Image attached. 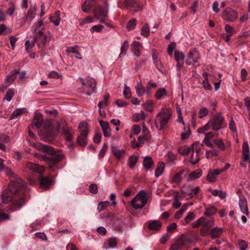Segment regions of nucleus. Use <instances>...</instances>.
<instances>
[{
    "mask_svg": "<svg viewBox=\"0 0 250 250\" xmlns=\"http://www.w3.org/2000/svg\"><path fill=\"white\" fill-rule=\"evenodd\" d=\"M10 176L15 178L11 181L8 189H5L1 194L2 201L4 204L11 202L5 209L6 211L14 212L20 209L27 202L26 185L20 178H17L15 174L12 173Z\"/></svg>",
    "mask_w": 250,
    "mask_h": 250,
    "instance_id": "1",
    "label": "nucleus"
},
{
    "mask_svg": "<svg viewBox=\"0 0 250 250\" xmlns=\"http://www.w3.org/2000/svg\"><path fill=\"white\" fill-rule=\"evenodd\" d=\"M33 146L37 150L49 155L47 156L45 155L34 153L33 155L35 157L45 162L48 165L51 171H54L59 168L58 163L64 157V155L62 153H58L52 146L43 145L40 143H34Z\"/></svg>",
    "mask_w": 250,
    "mask_h": 250,
    "instance_id": "2",
    "label": "nucleus"
},
{
    "mask_svg": "<svg viewBox=\"0 0 250 250\" xmlns=\"http://www.w3.org/2000/svg\"><path fill=\"white\" fill-rule=\"evenodd\" d=\"M171 116V114L168 109L159 112L155 121V125L159 130H163L167 125Z\"/></svg>",
    "mask_w": 250,
    "mask_h": 250,
    "instance_id": "3",
    "label": "nucleus"
},
{
    "mask_svg": "<svg viewBox=\"0 0 250 250\" xmlns=\"http://www.w3.org/2000/svg\"><path fill=\"white\" fill-rule=\"evenodd\" d=\"M147 200L146 193L145 191L142 190L132 199L131 205L136 209H141L146 204Z\"/></svg>",
    "mask_w": 250,
    "mask_h": 250,
    "instance_id": "4",
    "label": "nucleus"
},
{
    "mask_svg": "<svg viewBox=\"0 0 250 250\" xmlns=\"http://www.w3.org/2000/svg\"><path fill=\"white\" fill-rule=\"evenodd\" d=\"M80 135L77 139V143L81 146H84L87 145V137L89 132L87 128V124L84 122L80 123L79 125Z\"/></svg>",
    "mask_w": 250,
    "mask_h": 250,
    "instance_id": "5",
    "label": "nucleus"
},
{
    "mask_svg": "<svg viewBox=\"0 0 250 250\" xmlns=\"http://www.w3.org/2000/svg\"><path fill=\"white\" fill-rule=\"evenodd\" d=\"M210 128L213 130H218L219 129V115L216 114L213 120L209 121L203 127L199 128L197 132L199 133H203L208 130Z\"/></svg>",
    "mask_w": 250,
    "mask_h": 250,
    "instance_id": "6",
    "label": "nucleus"
},
{
    "mask_svg": "<svg viewBox=\"0 0 250 250\" xmlns=\"http://www.w3.org/2000/svg\"><path fill=\"white\" fill-rule=\"evenodd\" d=\"M18 73H19V71L18 70L11 71L9 74L6 76L4 83L0 86V91L4 92L5 90L15 81Z\"/></svg>",
    "mask_w": 250,
    "mask_h": 250,
    "instance_id": "7",
    "label": "nucleus"
},
{
    "mask_svg": "<svg viewBox=\"0 0 250 250\" xmlns=\"http://www.w3.org/2000/svg\"><path fill=\"white\" fill-rule=\"evenodd\" d=\"M34 41L37 43L39 48L44 47L47 43V36L45 35L42 30H39L34 32Z\"/></svg>",
    "mask_w": 250,
    "mask_h": 250,
    "instance_id": "8",
    "label": "nucleus"
},
{
    "mask_svg": "<svg viewBox=\"0 0 250 250\" xmlns=\"http://www.w3.org/2000/svg\"><path fill=\"white\" fill-rule=\"evenodd\" d=\"M96 87V81L92 78L88 79L85 83H83V91L87 95H90Z\"/></svg>",
    "mask_w": 250,
    "mask_h": 250,
    "instance_id": "9",
    "label": "nucleus"
},
{
    "mask_svg": "<svg viewBox=\"0 0 250 250\" xmlns=\"http://www.w3.org/2000/svg\"><path fill=\"white\" fill-rule=\"evenodd\" d=\"M58 127L62 130V133L65 135L67 141L69 142L72 141L73 139V133L72 132L71 128L68 126L67 123L65 121L62 120L58 125Z\"/></svg>",
    "mask_w": 250,
    "mask_h": 250,
    "instance_id": "10",
    "label": "nucleus"
},
{
    "mask_svg": "<svg viewBox=\"0 0 250 250\" xmlns=\"http://www.w3.org/2000/svg\"><path fill=\"white\" fill-rule=\"evenodd\" d=\"M94 10L95 18L97 19H99L100 22L104 23L107 16L106 6L105 5L104 7L99 6L98 7H95Z\"/></svg>",
    "mask_w": 250,
    "mask_h": 250,
    "instance_id": "11",
    "label": "nucleus"
},
{
    "mask_svg": "<svg viewBox=\"0 0 250 250\" xmlns=\"http://www.w3.org/2000/svg\"><path fill=\"white\" fill-rule=\"evenodd\" d=\"M222 17L227 21H233L237 18L238 14L234 10L228 7L223 12Z\"/></svg>",
    "mask_w": 250,
    "mask_h": 250,
    "instance_id": "12",
    "label": "nucleus"
},
{
    "mask_svg": "<svg viewBox=\"0 0 250 250\" xmlns=\"http://www.w3.org/2000/svg\"><path fill=\"white\" fill-rule=\"evenodd\" d=\"M189 239L185 237L184 235H182L180 238L172 244L170 250H178L181 249L186 245L187 242H189Z\"/></svg>",
    "mask_w": 250,
    "mask_h": 250,
    "instance_id": "13",
    "label": "nucleus"
},
{
    "mask_svg": "<svg viewBox=\"0 0 250 250\" xmlns=\"http://www.w3.org/2000/svg\"><path fill=\"white\" fill-rule=\"evenodd\" d=\"M200 58L199 52L195 49L191 50L189 51L188 59L186 60V63L187 65L193 64L197 62L198 60Z\"/></svg>",
    "mask_w": 250,
    "mask_h": 250,
    "instance_id": "14",
    "label": "nucleus"
},
{
    "mask_svg": "<svg viewBox=\"0 0 250 250\" xmlns=\"http://www.w3.org/2000/svg\"><path fill=\"white\" fill-rule=\"evenodd\" d=\"M40 187L45 189H48L52 185L53 180L49 177L43 176L41 174L39 178Z\"/></svg>",
    "mask_w": 250,
    "mask_h": 250,
    "instance_id": "15",
    "label": "nucleus"
},
{
    "mask_svg": "<svg viewBox=\"0 0 250 250\" xmlns=\"http://www.w3.org/2000/svg\"><path fill=\"white\" fill-rule=\"evenodd\" d=\"M125 4L127 8L134 9L133 13L139 11L142 7L140 4V0H125Z\"/></svg>",
    "mask_w": 250,
    "mask_h": 250,
    "instance_id": "16",
    "label": "nucleus"
},
{
    "mask_svg": "<svg viewBox=\"0 0 250 250\" xmlns=\"http://www.w3.org/2000/svg\"><path fill=\"white\" fill-rule=\"evenodd\" d=\"M99 123L101 126L104 136L105 137H109L111 136V129L109 126L108 122L100 120Z\"/></svg>",
    "mask_w": 250,
    "mask_h": 250,
    "instance_id": "17",
    "label": "nucleus"
},
{
    "mask_svg": "<svg viewBox=\"0 0 250 250\" xmlns=\"http://www.w3.org/2000/svg\"><path fill=\"white\" fill-rule=\"evenodd\" d=\"M26 167L29 169L34 172H38L41 174L44 170L43 167L30 162L26 163Z\"/></svg>",
    "mask_w": 250,
    "mask_h": 250,
    "instance_id": "18",
    "label": "nucleus"
},
{
    "mask_svg": "<svg viewBox=\"0 0 250 250\" xmlns=\"http://www.w3.org/2000/svg\"><path fill=\"white\" fill-rule=\"evenodd\" d=\"M37 7H33L29 9L26 14L24 22L28 21L30 24L32 21L35 18L36 14Z\"/></svg>",
    "mask_w": 250,
    "mask_h": 250,
    "instance_id": "19",
    "label": "nucleus"
},
{
    "mask_svg": "<svg viewBox=\"0 0 250 250\" xmlns=\"http://www.w3.org/2000/svg\"><path fill=\"white\" fill-rule=\"evenodd\" d=\"M239 206L242 212L246 215L248 214L249 210L246 199L243 196L239 197Z\"/></svg>",
    "mask_w": 250,
    "mask_h": 250,
    "instance_id": "20",
    "label": "nucleus"
},
{
    "mask_svg": "<svg viewBox=\"0 0 250 250\" xmlns=\"http://www.w3.org/2000/svg\"><path fill=\"white\" fill-rule=\"evenodd\" d=\"M42 116L41 114L36 113L35 115L34 120L32 123L33 125L32 126L35 125L37 128H40L42 124Z\"/></svg>",
    "mask_w": 250,
    "mask_h": 250,
    "instance_id": "21",
    "label": "nucleus"
},
{
    "mask_svg": "<svg viewBox=\"0 0 250 250\" xmlns=\"http://www.w3.org/2000/svg\"><path fill=\"white\" fill-rule=\"evenodd\" d=\"M219 175V169H216L213 171H209L208 173L207 179L209 182H214L216 181L217 176Z\"/></svg>",
    "mask_w": 250,
    "mask_h": 250,
    "instance_id": "22",
    "label": "nucleus"
},
{
    "mask_svg": "<svg viewBox=\"0 0 250 250\" xmlns=\"http://www.w3.org/2000/svg\"><path fill=\"white\" fill-rule=\"evenodd\" d=\"M202 170L201 169H197L189 173L187 180L190 181L199 178L202 176Z\"/></svg>",
    "mask_w": 250,
    "mask_h": 250,
    "instance_id": "23",
    "label": "nucleus"
},
{
    "mask_svg": "<svg viewBox=\"0 0 250 250\" xmlns=\"http://www.w3.org/2000/svg\"><path fill=\"white\" fill-rule=\"evenodd\" d=\"M196 146L195 143H194L191 147H180L178 149V152L182 155H187L190 152H194V146Z\"/></svg>",
    "mask_w": 250,
    "mask_h": 250,
    "instance_id": "24",
    "label": "nucleus"
},
{
    "mask_svg": "<svg viewBox=\"0 0 250 250\" xmlns=\"http://www.w3.org/2000/svg\"><path fill=\"white\" fill-rule=\"evenodd\" d=\"M141 47V44L138 42H135L132 43L131 49L136 57L140 56V48Z\"/></svg>",
    "mask_w": 250,
    "mask_h": 250,
    "instance_id": "25",
    "label": "nucleus"
},
{
    "mask_svg": "<svg viewBox=\"0 0 250 250\" xmlns=\"http://www.w3.org/2000/svg\"><path fill=\"white\" fill-rule=\"evenodd\" d=\"M162 225V224L160 221L154 220L149 222L148 228L151 230H158L161 229Z\"/></svg>",
    "mask_w": 250,
    "mask_h": 250,
    "instance_id": "26",
    "label": "nucleus"
},
{
    "mask_svg": "<svg viewBox=\"0 0 250 250\" xmlns=\"http://www.w3.org/2000/svg\"><path fill=\"white\" fill-rule=\"evenodd\" d=\"M111 152L116 157V158L118 159L121 158L124 155L125 153V151L124 149H118L117 147L114 146H111Z\"/></svg>",
    "mask_w": 250,
    "mask_h": 250,
    "instance_id": "27",
    "label": "nucleus"
},
{
    "mask_svg": "<svg viewBox=\"0 0 250 250\" xmlns=\"http://www.w3.org/2000/svg\"><path fill=\"white\" fill-rule=\"evenodd\" d=\"M243 155L245 160H250L249 154V146L248 143L245 142L243 144Z\"/></svg>",
    "mask_w": 250,
    "mask_h": 250,
    "instance_id": "28",
    "label": "nucleus"
},
{
    "mask_svg": "<svg viewBox=\"0 0 250 250\" xmlns=\"http://www.w3.org/2000/svg\"><path fill=\"white\" fill-rule=\"evenodd\" d=\"M154 165V163L152 159L149 156L145 157L143 161V166L144 167L148 170L151 168V167Z\"/></svg>",
    "mask_w": 250,
    "mask_h": 250,
    "instance_id": "29",
    "label": "nucleus"
},
{
    "mask_svg": "<svg viewBox=\"0 0 250 250\" xmlns=\"http://www.w3.org/2000/svg\"><path fill=\"white\" fill-rule=\"evenodd\" d=\"M94 1L86 0L82 5V10L84 13H89L93 5Z\"/></svg>",
    "mask_w": 250,
    "mask_h": 250,
    "instance_id": "30",
    "label": "nucleus"
},
{
    "mask_svg": "<svg viewBox=\"0 0 250 250\" xmlns=\"http://www.w3.org/2000/svg\"><path fill=\"white\" fill-rule=\"evenodd\" d=\"M165 168V164L163 162H159L155 170V175L156 177H159L163 172Z\"/></svg>",
    "mask_w": 250,
    "mask_h": 250,
    "instance_id": "31",
    "label": "nucleus"
},
{
    "mask_svg": "<svg viewBox=\"0 0 250 250\" xmlns=\"http://www.w3.org/2000/svg\"><path fill=\"white\" fill-rule=\"evenodd\" d=\"M107 243L108 245V247H104L106 250L108 248H115L117 245V238L114 237L109 238L107 240Z\"/></svg>",
    "mask_w": 250,
    "mask_h": 250,
    "instance_id": "32",
    "label": "nucleus"
},
{
    "mask_svg": "<svg viewBox=\"0 0 250 250\" xmlns=\"http://www.w3.org/2000/svg\"><path fill=\"white\" fill-rule=\"evenodd\" d=\"M135 89L137 95L139 97L142 96L146 92V89L144 86L141 83H139L135 86Z\"/></svg>",
    "mask_w": 250,
    "mask_h": 250,
    "instance_id": "33",
    "label": "nucleus"
},
{
    "mask_svg": "<svg viewBox=\"0 0 250 250\" xmlns=\"http://www.w3.org/2000/svg\"><path fill=\"white\" fill-rule=\"evenodd\" d=\"M206 221V218L204 217H201L197 220L191 223V225L194 228H197L200 226H203L204 222Z\"/></svg>",
    "mask_w": 250,
    "mask_h": 250,
    "instance_id": "34",
    "label": "nucleus"
},
{
    "mask_svg": "<svg viewBox=\"0 0 250 250\" xmlns=\"http://www.w3.org/2000/svg\"><path fill=\"white\" fill-rule=\"evenodd\" d=\"M167 95L166 89L165 88H160L155 93V97L157 100H160L163 96Z\"/></svg>",
    "mask_w": 250,
    "mask_h": 250,
    "instance_id": "35",
    "label": "nucleus"
},
{
    "mask_svg": "<svg viewBox=\"0 0 250 250\" xmlns=\"http://www.w3.org/2000/svg\"><path fill=\"white\" fill-rule=\"evenodd\" d=\"M60 12L57 11L55 12V16L51 17L50 18V21L53 22L54 25L58 26L60 24Z\"/></svg>",
    "mask_w": 250,
    "mask_h": 250,
    "instance_id": "36",
    "label": "nucleus"
},
{
    "mask_svg": "<svg viewBox=\"0 0 250 250\" xmlns=\"http://www.w3.org/2000/svg\"><path fill=\"white\" fill-rule=\"evenodd\" d=\"M217 210V208L214 206H210L206 208V210L204 212V215L207 216H209L215 213Z\"/></svg>",
    "mask_w": 250,
    "mask_h": 250,
    "instance_id": "37",
    "label": "nucleus"
},
{
    "mask_svg": "<svg viewBox=\"0 0 250 250\" xmlns=\"http://www.w3.org/2000/svg\"><path fill=\"white\" fill-rule=\"evenodd\" d=\"M205 135L206 137L204 138L203 142L207 146L210 147H212V144L210 142L209 140L213 138V134L211 132H209L206 134Z\"/></svg>",
    "mask_w": 250,
    "mask_h": 250,
    "instance_id": "38",
    "label": "nucleus"
},
{
    "mask_svg": "<svg viewBox=\"0 0 250 250\" xmlns=\"http://www.w3.org/2000/svg\"><path fill=\"white\" fill-rule=\"evenodd\" d=\"M141 34L145 37H147L149 35V27L148 23H145L141 28Z\"/></svg>",
    "mask_w": 250,
    "mask_h": 250,
    "instance_id": "39",
    "label": "nucleus"
},
{
    "mask_svg": "<svg viewBox=\"0 0 250 250\" xmlns=\"http://www.w3.org/2000/svg\"><path fill=\"white\" fill-rule=\"evenodd\" d=\"M183 173V171H180L175 174L171 180V183L177 184L180 183L181 181V176Z\"/></svg>",
    "mask_w": 250,
    "mask_h": 250,
    "instance_id": "40",
    "label": "nucleus"
},
{
    "mask_svg": "<svg viewBox=\"0 0 250 250\" xmlns=\"http://www.w3.org/2000/svg\"><path fill=\"white\" fill-rule=\"evenodd\" d=\"M138 157L135 155H132L128 159V165L130 168H133L138 161Z\"/></svg>",
    "mask_w": 250,
    "mask_h": 250,
    "instance_id": "41",
    "label": "nucleus"
},
{
    "mask_svg": "<svg viewBox=\"0 0 250 250\" xmlns=\"http://www.w3.org/2000/svg\"><path fill=\"white\" fill-rule=\"evenodd\" d=\"M102 138V134L100 132V129L95 130V133L93 138V141L95 143L99 144L101 142Z\"/></svg>",
    "mask_w": 250,
    "mask_h": 250,
    "instance_id": "42",
    "label": "nucleus"
},
{
    "mask_svg": "<svg viewBox=\"0 0 250 250\" xmlns=\"http://www.w3.org/2000/svg\"><path fill=\"white\" fill-rule=\"evenodd\" d=\"M110 203L108 201L101 202H100L97 207V209L99 212H101L104 210H105L107 207L109 206Z\"/></svg>",
    "mask_w": 250,
    "mask_h": 250,
    "instance_id": "43",
    "label": "nucleus"
},
{
    "mask_svg": "<svg viewBox=\"0 0 250 250\" xmlns=\"http://www.w3.org/2000/svg\"><path fill=\"white\" fill-rule=\"evenodd\" d=\"M174 57L177 62H183L185 58V55L182 52L176 50L174 52Z\"/></svg>",
    "mask_w": 250,
    "mask_h": 250,
    "instance_id": "44",
    "label": "nucleus"
},
{
    "mask_svg": "<svg viewBox=\"0 0 250 250\" xmlns=\"http://www.w3.org/2000/svg\"><path fill=\"white\" fill-rule=\"evenodd\" d=\"M24 112V109L23 108H18L16 109L15 111H14L11 114L10 120H12L13 119H14L16 117H17L18 116L21 115Z\"/></svg>",
    "mask_w": 250,
    "mask_h": 250,
    "instance_id": "45",
    "label": "nucleus"
},
{
    "mask_svg": "<svg viewBox=\"0 0 250 250\" xmlns=\"http://www.w3.org/2000/svg\"><path fill=\"white\" fill-rule=\"evenodd\" d=\"M143 108L146 111L150 112L153 111V103L151 101H147L143 104Z\"/></svg>",
    "mask_w": 250,
    "mask_h": 250,
    "instance_id": "46",
    "label": "nucleus"
},
{
    "mask_svg": "<svg viewBox=\"0 0 250 250\" xmlns=\"http://www.w3.org/2000/svg\"><path fill=\"white\" fill-rule=\"evenodd\" d=\"M14 95V90L12 89H9L6 93L4 99L6 100V101L9 102L12 99L13 96Z\"/></svg>",
    "mask_w": 250,
    "mask_h": 250,
    "instance_id": "47",
    "label": "nucleus"
},
{
    "mask_svg": "<svg viewBox=\"0 0 250 250\" xmlns=\"http://www.w3.org/2000/svg\"><path fill=\"white\" fill-rule=\"evenodd\" d=\"M123 94L125 98L126 99H129L131 97V92L130 91V88L126 84H125Z\"/></svg>",
    "mask_w": 250,
    "mask_h": 250,
    "instance_id": "48",
    "label": "nucleus"
},
{
    "mask_svg": "<svg viewBox=\"0 0 250 250\" xmlns=\"http://www.w3.org/2000/svg\"><path fill=\"white\" fill-rule=\"evenodd\" d=\"M136 21L135 19H131L127 23L126 28L128 30H131L135 28L136 25Z\"/></svg>",
    "mask_w": 250,
    "mask_h": 250,
    "instance_id": "49",
    "label": "nucleus"
},
{
    "mask_svg": "<svg viewBox=\"0 0 250 250\" xmlns=\"http://www.w3.org/2000/svg\"><path fill=\"white\" fill-rule=\"evenodd\" d=\"M128 47L129 44L128 42L127 41H125L122 45L120 55H125Z\"/></svg>",
    "mask_w": 250,
    "mask_h": 250,
    "instance_id": "50",
    "label": "nucleus"
},
{
    "mask_svg": "<svg viewBox=\"0 0 250 250\" xmlns=\"http://www.w3.org/2000/svg\"><path fill=\"white\" fill-rule=\"evenodd\" d=\"M200 160V156L197 155H194V152H192L189 159V162L192 165L196 164Z\"/></svg>",
    "mask_w": 250,
    "mask_h": 250,
    "instance_id": "51",
    "label": "nucleus"
},
{
    "mask_svg": "<svg viewBox=\"0 0 250 250\" xmlns=\"http://www.w3.org/2000/svg\"><path fill=\"white\" fill-rule=\"evenodd\" d=\"M238 244L240 247V250H246L248 248V243L245 240L239 239Z\"/></svg>",
    "mask_w": 250,
    "mask_h": 250,
    "instance_id": "52",
    "label": "nucleus"
},
{
    "mask_svg": "<svg viewBox=\"0 0 250 250\" xmlns=\"http://www.w3.org/2000/svg\"><path fill=\"white\" fill-rule=\"evenodd\" d=\"M195 217V214L192 212H190L188 213L187 216L185 218V222L186 224H188L192 220H193Z\"/></svg>",
    "mask_w": 250,
    "mask_h": 250,
    "instance_id": "53",
    "label": "nucleus"
},
{
    "mask_svg": "<svg viewBox=\"0 0 250 250\" xmlns=\"http://www.w3.org/2000/svg\"><path fill=\"white\" fill-rule=\"evenodd\" d=\"M230 146V144L229 142H227L225 143L220 140V150L224 151L228 149Z\"/></svg>",
    "mask_w": 250,
    "mask_h": 250,
    "instance_id": "54",
    "label": "nucleus"
},
{
    "mask_svg": "<svg viewBox=\"0 0 250 250\" xmlns=\"http://www.w3.org/2000/svg\"><path fill=\"white\" fill-rule=\"evenodd\" d=\"M10 219V216L9 214L4 213L2 210H0V221H4Z\"/></svg>",
    "mask_w": 250,
    "mask_h": 250,
    "instance_id": "55",
    "label": "nucleus"
},
{
    "mask_svg": "<svg viewBox=\"0 0 250 250\" xmlns=\"http://www.w3.org/2000/svg\"><path fill=\"white\" fill-rule=\"evenodd\" d=\"M214 225V222L212 220H208L206 218V221L204 222L203 226L202 227L208 229L209 230L212 226Z\"/></svg>",
    "mask_w": 250,
    "mask_h": 250,
    "instance_id": "56",
    "label": "nucleus"
},
{
    "mask_svg": "<svg viewBox=\"0 0 250 250\" xmlns=\"http://www.w3.org/2000/svg\"><path fill=\"white\" fill-rule=\"evenodd\" d=\"M217 155H218V151L214 149L208 150L206 151V157L208 159L211 158L213 156H217Z\"/></svg>",
    "mask_w": 250,
    "mask_h": 250,
    "instance_id": "57",
    "label": "nucleus"
},
{
    "mask_svg": "<svg viewBox=\"0 0 250 250\" xmlns=\"http://www.w3.org/2000/svg\"><path fill=\"white\" fill-rule=\"evenodd\" d=\"M200 190V188L199 187H196L195 188H192L191 189L190 192L188 193V195L191 197H194L197 196V193L199 192Z\"/></svg>",
    "mask_w": 250,
    "mask_h": 250,
    "instance_id": "58",
    "label": "nucleus"
},
{
    "mask_svg": "<svg viewBox=\"0 0 250 250\" xmlns=\"http://www.w3.org/2000/svg\"><path fill=\"white\" fill-rule=\"evenodd\" d=\"M210 236L212 238H216L219 236V228H214L210 232Z\"/></svg>",
    "mask_w": 250,
    "mask_h": 250,
    "instance_id": "59",
    "label": "nucleus"
},
{
    "mask_svg": "<svg viewBox=\"0 0 250 250\" xmlns=\"http://www.w3.org/2000/svg\"><path fill=\"white\" fill-rule=\"evenodd\" d=\"M225 30L227 35L232 36L234 33L233 28L229 24H226L225 26Z\"/></svg>",
    "mask_w": 250,
    "mask_h": 250,
    "instance_id": "60",
    "label": "nucleus"
},
{
    "mask_svg": "<svg viewBox=\"0 0 250 250\" xmlns=\"http://www.w3.org/2000/svg\"><path fill=\"white\" fill-rule=\"evenodd\" d=\"M78 48V45H75V46L71 47L67 49V52L68 53H75L79 56H81L80 52H79V51L78 50H77V48Z\"/></svg>",
    "mask_w": 250,
    "mask_h": 250,
    "instance_id": "61",
    "label": "nucleus"
},
{
    "mask_svg": "<svg viewBox=\"0 0 250 250\" xmlns=\"http://www.w3.org/2000/svg\"><path fill=\"white\" fill-rule=\"evenodd\" d=\"M208 114V110L207 108L204 107L201 108L199 111V117L200 118H202L206 116H207Z\"/></svg>",
    "mask_w": 250,
    "mask_h": 250,
    "instance_id": "62",
    "label": "nucleus"
},
{
    "mask_svg": "<svg viewBox=\"0 0 250 250\" xmlns=\"http://www.w3.org/2000/svg\"><path fill=\"white\" fill-rule=\"evenodd\" d=\"M245 104L249 112V120L250 122V97H247L245 99Z\"/></svg>",
    "mask_w": 250,
    "mask_h": 250,
    "instance_id": "63",
    "label": "nucleus"
},
{
    "mask_svg": "<svg viewBox=\"0 0 250 250\" xmlns=\"http://www.w3.org/2000/svg\"><path fill=\"white\" fill-rule=\"evenodd\" d=\"M89 190L92 194H96L98 192V187L95 184H92L89 186Z\"/></svg>",
    "mask_w": 250,
    "mask_h": 250,
    "instance_id": "64",
    "label": "nucleus"
}]
</instances>
